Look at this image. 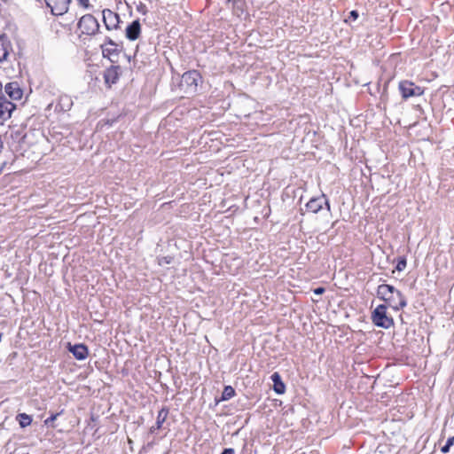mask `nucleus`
<instances>
[{"instance_id":"1","label":"nucleus","mask_w":454,"mask_h":454,"mask_svg":"<svg viewBox=\"0 0 454 454\" xmlns=\"http://www.w3.org/2000/svg\"><path fill=\"white\" fill-rule=\"evenodd\" d=\"M76 31L80 40H91L100 34V24L96 17L90 13H86L79 19Z\"/></svg>"},{"instance_id":"2","label":"nucleus","mask_w":454,"mask_h":454,"mask_svg":"<svg viewBox=\"0 0 454 454\" xmlns=\"http://www.w3.org/2000/svg\"><path fill=\"white\" fill-rule=\"evenodd\" d=\"M378 295L386 301L387 307L399 310L407 305L406 299L394 286H378Z\"/></svg>"},{"instance_id":"3","label":"nucleus","mask_w":454,"mask_h":454,"mask_svg":"<svg viewBox=\"0 0 454 454\" xmlns=\"http://www.w3.org/2000/svg\"><path fill=\"white\" fill-rule=\"evenodd\" d=\"M12 58L15 59L13 48L10 38L5 35H0V68L11 77L14 73V69L9 67Z\"/></svg>"},{"instance_id":"4","label":"nucleus","mask_w":454,"mask_h":454,"mask_svg":"<svg viewBox=\"0 0 454 454\" xmlns=\"http://www.w3.org/2000/svg\"><path fill=\"white\" fill-rule=\"evenodd\" d=\"M102 56L111 62H115L121 51V45L114 42L111 37L106 36L103 43L99 45Z\"/></svg>"},{"instance_id":"5","label":"nucleus","mask_w":454,"mask_h":454,"mask_svg":"<svg viewBox=\"0 0 454 454\" xmlns=\"http://www.w3.org/2000/svg\"><path fill=\"white\" fill-rule=\"evenodd\" d=\"M372 322L375 325L388 329L394 325L392 317L387 316V305L380 304L376 307L372 315Z\"/></svg>"},{"instance_id":"6","label":"nucleus","mask_w":454,"mask_h":454,"mask_svg":"<svg viewBox=\"0 0 454 454\" xmlns=\"http://www.w3.org/2000/svg\"><path fill=\"white\" fill-rule=\"evenodd\" d=\"M402 98L406 100L411 97H420L425 90L420 86L416 85L413 82L403 80L398 84Z\"/></svg>"},{"instance_id":"7","label":"nucleus","mask_w":454,"mask_h":454,"mask_svg":"<svg viewBox=\"0 0 454 454\" xmlns=\"http://www.w3.org/2000/svg\"><path fill=\"white\" fill-rule=\"evenodd\" d=\"M102 19L106 30L114 31L121 28V19L117 12L110 9H104L102 11Z\"/></svg>"},{"instance_id":"8","label":"nucleus","mask_w":454,"mask_h":454,"mask_svg":"<svg viewBox=\"0 0 454 454\" xmlns=\"http://www.w3.org/2000/svg\"><path fill=\"white\" fill-rule=\"evenodd\" d=\"M15 108V104L8 100L4 94L0 95V125H3L5 121L11 118Z\"/></svg>"},{"instance_id":"9","label":"nucleus","mask_w":454,"mask_h":454,"mask_svg":"<svg viewBox=\"0 0 454 454\" xmlns=\"http://www.w3.org/2000/svg\"><path fill=\"white\" fill-rule=\"evenodd\" d=\"M46 5L54 15H63L69 8L71 0H44Z\"/></svg>"},{"instance_id":"10","label":"nucleus","mask_w":454,"mask_h":454,"mask_svg":"<svg viewBox=\"0 0 454 454\" xmlns=\"http://www.w3.org/2000/svg\"><path fill=\"white\" fill-rule=\"evenodd\" d=\"M67 350L72 353L77 360H84L89 356V349L85 344L79 343L72 345L70 342L67 343Z\"/></svg>"},{"instance_id":"11","label":"nucleus","mask_w":454,"mask_h":454,"mask_svg":"<svg viewBox=\"0 0 454 454\" xmlns=\"http://www.w3.org/2000/svg\"><path fill=\"white\" fill-rule=\"evenodd\" d=\"M120 78V67L111 66L106 68L104 72L105 83L108 88H111L113 84L116 83Z\"/></svg>"},{"instance_id":"12","label":"nucleus","mask_w":454,"mask_h":454,"mask_svg":"<svg viewBox=\"0 0 454 454\" xmlns=\"http://www.w3.org/2000/svg\"><path fill=\"white\" fill-rule=\"evenodd\" d=\"M4 91L12 100H20L23 97V90L18 82L6 83Z\"/></svg>"},{"instance_id":"13","label":"nucleus","mask_w":454,"mask_h":454,"mask_svg":"<svg viewBox=\"0 0 454 454\" xmlns=\"http://www.w3.org/2000/svg\"><path fill=\"white\" fill-rule=\"evenodd\" d=\"M141 30V24L138 20H136L128 25L125 35L129 41H136L140 37Z\"/></svg>"},{"instance_id":"14","label":"nucleus","mask_w":454,"mask_h":454,"mask_svg":"<svg viewBox=\"0 0 454 454\" xmlns=\"http://www.w3.org/2000/svg\"><path fill=\"white\" fill-rule=\"evenodd\" d=\"M169 413V409L167 406H163L159 411L156 417V422L153 426L149 428L150 434H154L157 430L162 428L163 423L166 421Z\"/></svg>"},{"instance_id":"15","label":"nucleus","mask_w":454,"mask_h":454,"mask_svg":"<svg viewBox=\"0 0 454 454\" xmlns=\"http://www.w3.org/2000/svg\"><path fill=\"white\" fill-rule=\"evenodd\" d=\"M323 207V200L321 197L311 198L306 204V208L309 212L317 214Z\"/></svg>"},{"instance_id":"16","label":"nucleus","mask_w":454,"mask_h":454,"mask_svg":"<svg viewBox=\"0 0 454 454\" xmlns=\"http://www.w3.org/2000/svg\"><path fill=\"white\" fill-rule=\"evenodd\" d=\"M200 73L196 70H190L183 74V79L189 85H192L195 88L198 85V79L200 78Z\"/></svg>"},{"instance_id":"17","label":"nucleus","mask_w":454,"mask_h":454,"mask_svg":"<svg viewBox=\"0 0 454 454\" xmlns=\"http://www.w3.org/2000/svg\"><path fill=\"white\" fill-rule=\"evenodd\" d=\"M270 379L274 383V391L278 395L284 394L285 390H286V386H285L284 382L282 381L281 376L279 375V373L274 372L270 376Z\"/></svg>"},{"instance_id":"18","label":"nucleus","mask_w":454,"mask_h":454,"mask_svg":"<svg viewBox=\"0 0 454 454\" xmlns=\"http://www.w3.org/2000/svg\"><path fill=\"white\" fill-rule=\"evenodd\" d=\"M245 7H246L245 0H233L232 11L235 15L241 16L246 11Z\"/></svg>"},{"instance_id":"19","label":"nucleus","mask_w":454,"mask_h":454,"mask_svg":"<svg viewBox=\"0 0 454 454\" xmlns=\"http://www.w3.org/2000/svg\"><path fill=\"white\" fill-rule=\"evenodd\" d=\"M235 389L231 386H225L222 393L221 398L217 400L216 403L230 400L235 395Z\"/></svg>"},{"instance_id":"20","label":"nucleus","mask_w":454,"mask_h":454,"mask_svg":"<svg viewBox=\"0 0 454 454\" xmlns=\"http://www.w3.org/2000/svg\"><path fill=\"white\" fill-rule=\"evenodd\" d=\"M16 419L19 422L20 427H26L32 423V417L26 413H19L16 416Z\"/></svg>"},{"instance_id":"21","label":"nucleus","mask_w":454,"mask_h":454,"mask_svg":"<svg viewBox=\"0 0 454 454\" xmlns=\"http://www.w3.org/2000/svg\"><path fill=\"white\" fill-rule=\"evenodd\" d=\"M79 7L83 10H92L94 8V4L98 0H75Z\"/></svg>"},{"instance_id":"22","label":"nucleus","mask_w":454,"mask_h":454,"mask_svg":"<svg viewBox=\"0 0 454 454\" xmlns=\"http://www.w3.org/2000/svg\"><path fill=\"white\" fill-rule=\"evenodd\" d=\"M406 265H407L406 259L404 257H399L397 259L395 270L398 271H402L406 268Z\"/></svg>"},{"instance_id":"23","label":"nucleus","mask_w":454,"mask_h":454,"mask_svg":"<svg viewBox=\"0 0 454 454\" xmlns=\"http://www.w3.org/2000/svg\"><path fill=\"white\" fill-rule=\"evenodd\" d=\"M454 444V436L449 437L446 443L441 448L442 453L450 451V447Z\"/></svg>"},{"instance_id":"24","label":"nucleus","mask_w":454,"mask_h":454,"mask_svg":"<svg viewBox=\"0 0 454 454\" xmlns=\"http://www.w3.org/2000/svg\"><path fill=\"white\" fill-rule=\"evenodd\" d=\"M61 412H57V413H54V414H51L49 418H47L45 420H44V424L46 426H51V424L53 423V421L56 420V419L60 415Z\"/></svg>"},{"instance_id":"25","label":"nucleus","mask_w":454,"mask_h":454,"mask_svg":"<svg viewBox=\"0 0 454 454\" xmlns=\"http://www.w3.org/2000/svg\"><path fill=\"white\" fill-rule=\"evenodd\" d=\"M137 10L139 13L143 14V15H145L148 12L147 10V7L145 4L143 3H140L137 6Z\"/></svg>"},{"instance_id":"26","label":"nucleus","mask_w":454,"mask_h":454,"mask_svg":"<svg viewBox=\"0 0 454 454\" xmlns=\"http://www.w3.org/2000/svg\"><path fill=\"white\" fill-rule=\"evenodd\" d=\"M321 198L323 200V205L325 204L326 208H327V210L330 211L331 205H330V202H329L328 199L326 198V196L325 194H322Z\"/></svg>"},{"instance_id":"27","label":"nucleus","mask_w":454,"mask_h":454,"mask_svg":"<svg viewBox=\"0 0 454 454\" xmlns=\"http://www.w3.org/2000/svg\"><path fill=\"white\" fill-rule=\"evenodd\" d=\"M358 12L356 10H353L349 12L348 19L351 20H356L358 18Z\"/></svg>"},{"instance_id":"28","label":"nucleus","mask_w":454,"mask_h":454,"mask_svg":"<svg viewBox=\"0 0 454 454\" xmlns=\"http://www.w3.org/2000/svg\"><path fill=\"white\" fill-rule=\"evenodd\" d=\"M325 291V289L323 286H319V287L314 289V294L319 295V294H324Z\"/></svg>"},{"instance_id":"29","label":"nucleus","mask_w":454,"mask_h":454,"mask_svg":"<svg viewBox=\"0 0 454 454\" xmlns=\"http://www.w3.org/2000/svg\"><path fill=\"white\" fill-rule=\"evenodd\" d=\"M234 450L232 448L224 449L221 454H234Z\"/></svg>"},{"instance_id":"30","label":"nucleus","mask_w":454,"mask_h":454,"mask_svg":"<svg viewBox=\"0 0 454 454\" xmlns=\"http://www.w3.org/2000/svg\"><path fill=\"white\" fill-rule=\"evenodd\" d=\"M2 89H3V84H2V82H0V95L3 94L2 93Z\"/></svg>"},{"instance_id":"31","label":"nucleus","mask_w":454,"mask_h":454,"mask_svg":"<svg viewBox=\"0 0 454 454\" xmlns=\"http://www.w3.org/2000/svg\"><path fill=\"white\" fill-rule=\"evenodd\" d=\"M227 2H232L233 3V0H227Z\"/></svg>"}]
</instances>
